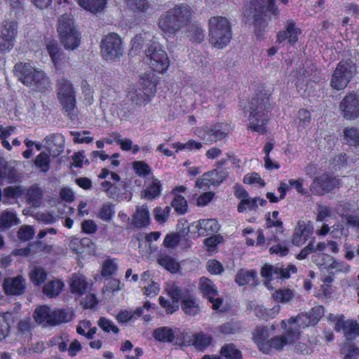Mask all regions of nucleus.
Wrapping results in <instances>:
<instances>
[{
    "mask_svg": "<svg viewBox=\"0 0 359 359\" xmlns=\"http://www.w3.org/2000/svg\"><path fill=\"white\" fill-rule=\"evenodd\" d=\"M276 0H250L254 8L245 9L244 15L252 16L255 32L257 36H262L266 31L269 22L279 18L280 10Z\"/></svg>",
    "mask_w": 359,
    "mask_h": 359,
    "instance_id": "1",
    "label": "nucleus"
},
{
    "mask_svg": "<svg viewBox=\"0 0 359 359\" xmlns=\"http://www.w3.org/2000/svg\"><path fill=\"white\" fill-rule=\"evenodd\" d=\"M13 72L20 81L33 90L43 93L52 88L50 79L46 73L29 62L16 63Z\"/></svg>",
    "mask_w": 359,
    "mask_h": 359,
    "instance_id": "2",
    "label": "nucleus"
},
{
    "mask_svg": "<svg viewBox=\"0 0 359 359\" xmlns=\"http://www.w3.org/2000/svg\"><path fill=\"white\" fill-rule=\"evenodd\" d=\"M192 18V10L184 4L175 6L160 17L159 28L166 34L175 35L180 29L188 25Z\"/></svg>",
    "mask_w": 359,
    "mask_h": 359,
    "instance_id": "3",
    "label": "nucleus"
},
{
    "mask_svg": "<svg viewBox=\"0 0 359 359\" xmlns=\"http://www.w3.org/2000/svg\"><path fill=\"white\" fill-rule=\"evenodd\" d=\"M271 108L269 97L266 94L261 93L252 97L249 105L248 128L253 132L264 134Z\"/></svg>",
    "mask_w": 359,
    "mask_h": 359,
    "instance_id": "4",
    "label": "nucleus"
},
{
    "mask_svg": "<svg viewBox=\"0 0 359 359\" xmlns=\"http://www.w3.org/2000/svg\"><path fill=\"white\" fill-rule=\"evenodd\" d=\"M209 42L215 48L222 49L231 41V28L227 18L212 17L209 20Z\"/></svg>",
    "mask_w": 359,
    "mask_h": 359,
    "instance_id": "5",
    "label": "nucleus"
},
{
    "mask_svg": "<svg viewBox=\"0 0 359 359\" xmlns=\"http://www.w3.org/2000/svg\"><path fill=\"white\" fill-rule=\"evenodd\" d=\"M57 97L62 107L63 111L73 122L78 120V111L76 107V92L72 83L62 78L56 84Z\"/></svg>",
    "mask_w": 359,
    "mask_h": 359,
    "instance_id": "6",
    "label": "nucleus"
},
{
    "mask_svg": "<svg viewBox=\"0 0 359 359\" xmlns=\"http://www.w3.org/2000/svg\"><path fill=\"white\" fill-rule=\"evenodd\" d=\"M357 67L351 60H342L338 63L330 78V86L336 90L344 89L351 80L356 75Z\"/></svg>",
    "mask_w": 359,
    "mask_h": 359,
    "instance_id": "7",
    "label": "nucleus"
},
{
    "mask_svg": "<svg viewBox=\"0 0 359 359\" xmlns=\"http://www.w3.org/2000/svg\"><path fill=\"white\" fill-rule=\"evenodd\" d=\"M101 53L106 60H119L123 55L121 38L114 32L104 36L100 42Z\"/></svg>",
    "mask_w": 359,
    "mask_h": 359,
    "instance_id": "8",
    "label": "nucleus"
},
{
    "mask_svg": "<svg viewBox=\"0 0 359 359\" xmlns=\"http://www.w3.org/2000/svg\"><path fill=\"white\" fill-rule=\"evenodd\" d=\"M156 92V86L151 81H147L140 85H130L128 89V101L140 107L150 100Z\"/></svg>",
    "mask_w": 359,
    "mask_h": 359,
    "instance_id": "9",
    "label": "nucleus"
},
{
    "mask_svg": "<svg viewBox=\"0 0 359 359\" xmlns=\"http://www.w3.org/2000/svg\"><path fill=\"white\" fill-rule=\"evenodd\" d=\"M144 52L150 60L151 67L154 71L163 72L168 69L169 66L168 55L158 43H151Z\"/></svg>",
    "mask_w": 359,
    "mask_h": 359,
    "instance_id": "10",
    "label": "nucleus"
},
{
    "mask_svg": "<svg viewBox=\"0 0 359 359\" xmlns=\"http://www.w3.org/2000/svg\"><path fill=\"white\" fill-rule=\"evenodd\" d=\"M339 186V180L336 177H330L327 175H323L316 177L311 186L310 191L313 194L322 196L328 193L335 187Z\"/></svg>",
    "mask_w": 359,
    "mask_h": 359,
    "instance_id": "11",
    "label": "nucleus"
},
{
    "mask_svg": "<svg viewBox=\"0 0 359 359\" xmlns=\"http://www.w3.org/2000/svg\"><path fill=\"white\" fill-rule=\"evenodd\" d=\"M339 109L342 116L348 120H353L359 116V101L353 93L347 94L341 100Z\"/></svg>",
    "mask_w": 359,
    "mask_h": 359,
    "instance_id": "12",
    "label": "nucleus"
},
{
    "mask_svg": "<svg viewBox=\"0 0 359 359\" xmlns=\"http://www.w3.org/2000/svg\"><path fill=\"white\" fill-rule=\"evenodd\" d=\"M297 271V267L292 264L284 269L281 266L265 264L261 269V275L269 280L271 278H289L290 273H295Z\"/></svg>",
    "mask_w": 359,
    "mask_h": 359,
    "instance_id": "13",
    "label": "nucleus"
},
{
    "mask_svg": "<svg viewBox=\"0 0 359 359\" xmlns=\"http://www.w3.org/2000/svg\"><path fill=\"white\" fill-rule=\"evenodd\" d=\"M229 133V126L226 123H217L210 127H206L201 138L206 142L212 144L223 140Z\"/></svg>",
    "mask_w": 359,
    "mask_h": 359,
    "instance_id": "14",
    "label": "nucleus"
},
{
    "mask_svg": "<svg viewBox=\"0 0 359 359\" xmlns=\"http://www.w3.org/2000/svg\"><path fill=\"white\" fill-rule=\"evenodd\" d=\"M199 290L201 292L208 298V300L212 303V309L215 310L218 309L222 304L221 298L215 297L217 295V288L212 280L205 277L200 278Z\"/></svg>",
    "mask_w": 359,
    "mask_h": 359,
    "instance_id": "15",
    "label": "nucleus"
},
{
    "mask_svg": "<svg viewBox=\"0 0 359 359\" xmlns=\"http://www.w3.org/2000/svg\"><path fill=\"white\" fill-rule=\"evenodd\" d=\"M128 5L131 11L137 13L152 15L161 10V4L158 0H130Z\"/></svg>",
    "mask_w": 359,
    "mask_h": 359,
    "instance_id": "16",
    "label": "nucleus"
},
{
    "mask_svg": "<svg viewBox=\"0 0 359 359\" xmlns=\"http://www.w3.org/2000/svg\"><path fill=\"white\" fill-rule=\"evenodd\" d=\"M226 173L224 170L215 169L205 172L203 176L198 179L196 186L200 189L208 187L210 185H218L226 177Z\"/></svg>",
    "mask_w": 359,
    "mask_h": 359,
    "instance_id": "17",
    "label": "nucleus"
},
{
    "mask_svg": "<svg viewBox=\"0 0 359 359\" xmlns=\"http://www.w3.org/2000/svg\"><path fill=\"white\" fill-rule=\"evenodd\" d=\"M3 288L8 295H20L26 288V280L21 276L8 277L4 279Z\"/></svg>",
    "mask_w": 359,
    "mask_h": 359,
    "instance_id": "18",
    "label": "nucleus"
},
{
    "mask_svg": "<svg viewBox=\"0 0 359 359\" xmlns=\"http://www.w3.org/2000/svg\"><path fill=\"white\" fill-rule=\"evenodd\" d=\"M45 147L53 157L58 156L65 148V138L61 133H53L44 138Z\"/></svg>",
    "mask_w": 359,
    "mask_h": 359,
    "instance_id": "19",
    "label": "nucleus"
},
{
    "mask_svg": "<svg viewBox=\"0 0 359 359\" xmlns=\"http://www.w3.org/2000/svg\"><path fill=\"white\" fill-rule=\"evenodd\" d=\"M301 34V29L297 27L296 23L292 20H287L285 23V30L279 31L277 34L276 43H281L286 39L293 45L299 39Z\"/></svg>",
    "mask_w": 359,
    "mask_h": 359,
    "instance_id": "20",
    "label": "nucleus"
},
{
    "mask_svg": "<svg viewBox=\"0 0 359 359\" xmlns=\"http://www.w3.org/2000/svg\"><path fill=\"white\" fill-rule=\"evenodd\" d=\"M312 233L313 226L309 224H306L304 221L299 220L294 229L292 242L295 245H302Z\"/></svg>",
    "mask_w": 359,
    "mask_h": 359,
    "instance_id": "21",
    "label": "nucleus"
},
{
    "mask_svg": "<svg viewBox=\"0 0 359 359\" xmlns=\"http://www.w3.org/2000/svg\"><path fill=\"white\" fill-rule=\"evenodd\" d=\"M270 333L267 327H257L252 332V339L259 349L264 353H269L267 343Z\"/></svg>",
    "mask_w": 359,
    "mask_h": 359,
    "instance_id": "22",
    "label": "nucleus"
},
{
    "mask_svg": "<svg viewBox=\"0 0 359 359\" xmlns=\"http://www.w3.org/2000/svg\"><path fill=\"white\" fill-rule=\"evenodd\" d=\"M74 317L72 309H55L51 311V318H49V325H55L60 323L71 321Z\"/></svg>",
    "mask_w": 359,
    "mask_h": 359,
    "instance_id": "23",
    "label": "nucleus"
},
{
    "mask_svg": "<svg viewBox=\"0 0 359 359\" xmlns=\"http://www.w3.org/2000/svg\"><path fill=\"white\" fill-rule=\"evenodd\" d=\"M69 285L72 293L83 294L88 290V283L83 275L74 273L70 278Z\"/></svg>",
    "mask_w": 359,
    "mask_h": 359,
    "instance_id": "24",
    "label": "nucleus"
},
{
    "mask_svg": "<svg viewBox=\"0 0 359 359\" xmlns=\"http://www.w3.org/2000/svg\"><path fill=\"white\" fill-rule=\"evenodd\" d=\"M62 44L66 49L74 50L80 43V36L78 31L75 29L63 34H59Z\"/></svg>",
    "mask_w": 359,
    "mask_h": 359,
    "instance_id": "25",
    "label": "nucleus"
},
{
    "mask_svg": "<svg viewBox=\"0 0 359 359\" xmlns=\"http://www.w3.org/2000/svg\"><path fill=\"white\" fill-rule=\"evenodd\" d=\"M198 233L203 236L212 235L218 231L219 227L215 219H201L196 226Z\"/></svg>",
    "mask_w": 359,
    "mask_h": 359,
    "instance_id": "26",
    "label": "nucleus"
},
{
    "mask_svg": "<svg viewBox=\"0 0 359 359\" xmlns=\"http://www.w3.org/2000/svg\"><path fill=\"white\" fill-rule=\"evenodd\" d=\"M149 222V212L147 205H142L136 208L133 215V224L137 228L147 225Z\"/></svg>",
    "mask_w": 359,
    "mask_h": 359,
    "instance_id": "27",
    "label": "nucleus"
},
{
    "mask_svg": "<svg viewBox=\"0 0 359 359\" xmlns=\"http://www.w3.org/2000/svg\"><path fill=\"white\" fill-rule=\"evenodd\" d=\"M187 337L189 338L188 344H192L198 350L205 348L210 344L212 339L210 335L203 332L193 334L191 338L189 336H187Z\"/></svg>",
    "mask_w": 359,
    "mask_h": 359,
    "instance_id": "28",
    "label": "nucleus"
},
{
    "mask_svg": "<svg viewBox=\"0 0 359 359\" xmlns=\"http://www.w3.org/2000/svg\"><path fill=\"white\" fill-rule=\"evenodd\" d=\"M19 223L20 219L15 212L6 210L0 213V231H5Z\"/></svg>",
    "mask_w": 359,
    "mask_h": 359,
    "instance_id": "29",
    "label": "nucleus"
},
{
    "mask_svg": "<svg viewBox=\"0 0 359 359\" xmlns=\"http://www.w3.org/2000/svg\"><path fill=\"white\" fill-rule=\"evenodd\" d=\"M64 283L60 280H51L45 283L43 287V293L48 297H55L58 296L62 288Z\"/></svg>",
    "mask_w": 359,
    "mask_h": 359,
    "instance_id": "30",
    "label": "nucleus"
},
{
    "mask_svg": "<svg viewBox=\"0 0 359 359\" xmlns=\"http://www.w3.org/2000/svg\"><path fill=\"white\" fill-rule=\"evenodd\" d=\"M280 309L279 305H276L271 309H266L262 306H256L254 313L259 319L267 320L269 318H273L279 313Z\"/></svg>",
    "mask_w": 359,
    "mask_h": 359,
    "instance_id": "31",
    "label": "nucleus"
},
{
    "mask_svg": "<svg viewBox=\"0 0 359 359\" xmlns=\"http://www.w3.org/2000/svg\"><path fill=\"white\" fill-rule=\"evenodd\" d=\"M154 337L163 342H172L175 339V334L172 329L168 327H161L154 330Z\"/></svg>",
    "mask_w": 359,
    "mask_h": 359,
    "instance_id": "32",
    "label": "nucleus"
},
{
    "mask_svg": "<svg viewBox=\"0 0 359 359\" xmlns=\"http://www.w3.org/2000/svg\"><path fill=\"white\" fill-rule=\"evenodd\" d=\"M290 327H287V323L285 320L281 321V327L286 330L284 337L287 339L289 344L294 343L296 339H298L300 335L301 327L297 324H290Z\"/></svg>",
    "mask_w": 359,
    "mask_h": 359,
    "instance_id": "33",
    "label": "nucleus"
},
{
    "mask_svg": "<svg viewBox=\"0 0 359 359\" xmlns=\"http://www.w3.org/2000/svg\"><path fill=\"white\" fill-rule=\"evenodd\" d=\"M73 19L68 14H64L58 18L57 30L58 34H63L75 29Z\"/></svg>",
    "mask_w": 359,
    "mask_h": 359,
    "instance_id": "34",
    "label": "nucleus"
},
{
    "mask_svg": "<svg viewBox=\"0 0 359 359\" xmlns=\"http://www.w3.org/2000/svg\"><path fill=\"white\" fill-rule=\"evenodd\" d=\"M181 307L184 312L189 316H195L199 311V306L196 299L189 294L182 302Z\"/></svg>",
    "mask_w": 359,
    "mask_h": 359,
    "instance_id": "35",
    "label": "nucleus"
},
{
    "mask_svg": "<svg viewBox=\"0 0 359 359\" xmlns=\"http://www.w3.org/2000/svg\"><path fill=\"white\" fill-rule=\"evenodd\" d=\"M18 33V23L15 21H5L1 29L0 36L15 40Z\"/></svg>",
    "mask_w": 359,
    "mask_h": 359,
    "instance_id": "36",
    "label": "nucleus"
},
{
    "mask_svg": "<svg viewBox=\"0 0 359 359\" xmlns=\"http://www.w3.org/2000/svg\"><path fill=\"white\" fill-rule=\"evenodd\" d=\"M80 6L92 13L102 10L105 0H75Z\"/></svg>",
    "mask_w": 359,
    "mask_h": 359,
    "instance_id": "37",
    "label": "nucleus"
},
{
    "mask_svg": "<svg viewBox=\"0 0 359 359\" xmlns=\"http://www.w3.org/2000/svg\"><path fill=\"white\" fill-rule=\"evenodd\" d=\"M344 140L351 146H359V128L351 127L344 130Z\"/></svg>",
    "mask_w": 359,
    "mask_h": 359,
    "instance_id": "38",
    "label": "nucleus"
},
{
    "mask_svg": "<svg viewBox=\"0 0 359 359\" xmlns=\"http://www.w3.org/2000/svg\"><path fill=\"white\" fill-rule=\"evenodd\" d=\"M158 263L171 273H175L179 269L178 263L171 257L161 254L158 257Z\"/></svg>",
    "mask_w": 359,
    "mask_h": 359,
    "instance_id": "39",
    "label": "nucleus"
},
{
    "mask_svg": "<svg viewBox=\"0 0 359 359\" xmlns=\"http://www.w3.org/2000/svg\"><path fill=\"white\" fill-rule=\"evenodd\" d=\"M47 277V273L41 266H34L29 272V278L36 285L43 283Z\"/></svg>",
    "mask_w": 359,
    "mask_h": 359,
    "instance_id": "40",
    "label": "nucleus"
},
{
    "mask_svg": "<svg viewBox=\"0 0 359 359\" xmlns=\"http://www.w3.org/2000/svg\"><path fill=\"white\" fill-rule=\"evenodd\" d=\"M51 310L47 306H41L35 309L34 318L36 323H42L46 322L49 325V318H51Z\"/></svg>",
    "mask_w": 359,
    "mask_h": 359,
    "instance_id": "41",
    "label": "nucleus"
},
{
    "mask_svg": "<svg viewBox=\"0 0 359 359\" xmlns=\"http://www.w3.org/2000/svg\"><path fill=\"white\" fill-rule=\"evenodd\" d=\"M273 298L278 302L287 304L294 298V293L290 289H282L276 290L272 294Z\"/></svg>",
    "mask_w": 359,
    "mask_h": 359,
    "instance_id": "42",
    "label": "nucleus"
},
{
    "mask_svg": "<svg viewBox=\"0 0 359 359\" xmlns=\"http://www.w3.org/2000/svg\"><path fill=\"white\" fill-rule=\"evenodd\" d=\"M340 353L344 355V359H353L359 355V348L351 341H346L341 348Z\"/></svg>",
    "mask_w": 359,
    "mask_h": 359,
    "instance_id": "43",
    "label": "nucleus"
},
{
    "mask_svg": "<svg viewBox=\"0 0 359 359\" xmlns=\"http://www.w3.org/2000/svg\"><path fill=\"white\" fill-rule=\"evenodd\" d=\"M222 355L229 359H241L242 353L233 344L224 345L220 351Z\"/></svg>",
    "mask_w": 359,
    "mask_h": 359,
    "instance_id": "44",
    "label": "nucleus"
},
{
    "mask_svg": "<svg viewBox=\"0 0 359 359\" xmlns=\"http://www.w3.org/2000/svg\"><path fill=\"white\" fill-rule=\"evenodd\" d=\"M42 197V191L38 187H30L26 193L27 202L34 207H38Z\"/></svg>",
    "mask_w": 359,
    "mask_h": 359,
    "instance_id": "45",
    "label": "nucleus"
},
{
    "mask_svg": "<svg viewBox=\"0 0 359 359\" xmlns=\"http://www.w3.org/2000/svg\"><path fill=\"white\" fill-rule=\"evenodd\" d=\"M288 323L297 324L301 328H305L311 325H314L313 322H311L308 312L301 313L296 317H291L288 320Z\"/></svg>",
    "mask_w": 359,
    "mask_h": 359,
    "instance_id": "46",
    "label": "nucleus"
},
{
    "mask_svg": "<svg viewBox=\"0 0 359 359\" xmlns=\"http://www.w3.org/2000/svg\"><path fill=\"white\" fill-rule=\"evenodd\" d=\"M205 31L198 25H192L187 32V36L190 41L200 43L205 39Z\"/></svg>",
    "mask_w": 359,
    "mask_h": 359,
    "instance_id": "47",
    "label": "nucleus"
},
{
    "mask_svg": "<svg viewBox=\"0 0 359 359\" xmlns=\"http://www.w3.org/2000/svg\"><path fill=\"white\" fill-rule=\"evenodd\" d=\"M256 276L257 273L255 271L241 270L236 275V282L239 285L243 286L254 280Z\"/></svg>",
    "mask_w": 359,
    "mask_h": 359,
    "instance_id": "48",
    "label": "nucleus"
},
{
    "mask_svg": "<svg viewBox=\"0 0 359 359\" xmlns=\"http://www.w3.org/2000/svg\"><path fill=\"white\" fill-rule=\"evenodd\" d=\"M167 290L168 295L170 297L172 300L176 301L178 303L180 300L182 302L184 299H185L189 295V293L186 290L182 289L175 285L170 286Z\"/></svg>",
    "mask_w": 359,
    "mask_h": 359,
    "instance_id": "49",
    "label": "nucleus"
},
{
    "mask_svg": "<svg viewBox=\"0 0 359 359\" xmlns=\"http://www.w3.org/2000/svg\"><path fill=\"white\" fill-rule=\"evenodd\" d=\"M146 33H144L143 34H139L136 35L132 40H131V49L134 50H138L140 49L143 48L144 46L149 47L151 44L149 43L151 42V40L149 39L151 35L148 36Z\"/></svg>",
    "mask_w": 359,
    "mask_h": 359,
    "instance_id": "50",
    "label": "nucleus"
},
{
    "mask_svg": "<svg viewBox=\"0 0 359 359\" xmlns=\"http://www.w3.org/2000/svg\"><path fill=\"white\" fill-rule=\"evenodd\" d=\"M115 142L121 147L122 150H132V152L134 154H137L140 149L137 144H133V141L130 139H122L121 138L120 135H118L115 137Z\"/></svg>",
    "mask_w": 359,
    "mask_h": 359,
    "instance_id": "51",
    "label": "nucleus"
},
{
    "mask_svg": "<svg viewBox=\"0 0 359 359\" xmlns=\"http://www.w3.org/2000/svg\"><path fill=\"white\" fill-rule=\"evenodd\" d=\"M344 335L347 341L359 335V324L356 321L347 320Z\"/></svg>",
    "mask_w": 359,
    "mask_h": 359,
    "instance_id": "52",
    "label": "nucleus"
},
{
    "mask_svg": "<svg viewBox=\"0 0 359 359\" xmlns=\"http://www.w3.org/2000/svg\"><path fill=\"white\" fill-rule=\"evenodd\" d=\"M161 191V185L158 180H154L144 190V197L153 199L157 197Z\"/></svg>",
    "mask_w": 359,
    "mask_h": 359,
    "instance_id": "53",
    "label": "nucleus"
},
{
    "mask_svg": "<svg viewBox=\"0 0 359 359\" xmlns=\"http://www.w3.org/2000/svg\"><path fill=\"white\" fill-rule=\"evenodd\" d=\"M47 50L53 62L55 64L60 59L61 49L54 40L49 41L46 44Z\"/></svg>",
    "mask_w": 359,
    "mask_h": 359,
    "instance_id": "54",
    "label": "nucleus"
},
{
    "mask_svg": "<svg viewBox=\"0 0 359 359\" xmlns=\"http://www.w3.org/2000/svg\"><path fill=\"white\" fill-rule=\"evenodd\" d=\"M115 213L114 205L111 203L104 204L98 213V217L103 221L110 222Z\"/></svg>",
    "mask_w": 359,
    "mask_h": 359,
    "instance_id": "55",
    "label": "nucleus"
},
{
    "mask_svg": "<svg viewBox=\"0 0 359 359\" xmlns=\"http://www.w3.org/2000/svg\"><path fill=\"white\" fill-rule=\"evenodd\" d=\"M34 163L41 171L47 172L50 168V157L45 152H41L35 158Z\"/></svg>",
    "mask_w": 359,
    "mask_h": 359,
    "instance_id": "56",
    "label": "nucleus"
},
{
    "mask_svg": "<svg viewBox=\"0 0 359 359\" xmlns=\"http://www.w3.org/2000/svg\"><path fill=\"white\" fill-rule=\"evenodd\" d=\"M289 344L287 339L284 336H276L271 338L267 343L269 346V353L271 348H274L276 351H281L284 346Z\"/></svg>",
    "mask_w": 359,
    "mask_h": 359,
    "instance_id": "57",
    "label": "nucleus"
},
{
    "mask_svg": "<svg viewBox=\"0 0 359 359\" xmlns=\"http://www.w3.org/2000/svg\"><path fill=\"white\" fill-rule=\"evenodd\" d=\"M172 206L176 212L182 215L187 212L188 208L186 199L180 195L175 196L172 201Z\"/></svg>",
    "mask_w": 359,
    "mask_h": 359,
    "instance_id": "58",
    "label": "nucleus"
},
{
    "mask_svg": "<svg viewBox=\"0 0 359 359\" xmlns=\"http://www.w3.org/2000/svg\"><path fill=\"white\" fill-rule=\"evenodd\" d=\"M97 325L105 332L111 331L113 333L117 334L119 332L118 327L111 320L104 317L99 319Z\"/></svg>",
    "mask_w": 359,
    "mask_h": 359,
    "instance_id": "59",
    "label": "nucleus"
},
{
    "mask_svg": "<svg viewBox=\"0 0 359 359\" xmlns=\"http://www.w3.org/2000/svg\"><path fill=\"white\" fill-rule=\"evenodd\" d=\"M171 211V208L165 206L164 208L156 207L154 210L155 219L160 223H165Z\"/></svg>",
    "mask_w": 359,
    "mask_h": 359,
    "instance_id": "60",
    "label": "nucleus"
},
{
    "mask_svg": "<svg viewBox=\"0 0 359 359\" xmlns=\"http://www.w3.org/2000/svg\"><path fill=\"white\" fill-rule=\"evenodd\" d=\"M34 235V230L32 226L22 225L20 227L18 231V238L20 241H27L33 238Z\"/></svg>",
    "mask_w": 359,
    "mask_h": 359,
    "instance_id": "61",
    "label": "nucleus"
},
{
    "mask_svg": "<svg viewBox=\"0 0 359 359\" xmlns=\"http://www.w3.org/2000/svg\"><path fill=\"white\" fill-rule=\"evenodd\" d=\"M160 305L166 309L167 313L172 314L175 311H176L180 306V304H178L176 301L169 300L165 299L163 297H160L158 298Z\"/></svg>",
    "mask_w": 359,
    "mask_h": 359,
    "instance_id": "62",
    "label": "nucleus"
},
{
    "mask_svg": "<svg viewBox=\"0 0 359 359\" xmlns=\"http://www.w3.org/2000/svg\"><path fill=\"white\" fill-rule=\"evenodd\" d=\"M257 208V198H250L249 196L243 201H241L238 205V210L240 212H244L249 209L250 210H255Z\"/></svg>",
    "mask_w": 359,
    "mask_h": 359,
    "instance_id": "63",
    "label": "nucleus"
},
{
    "mask_svg": "<svg viewBox=\"0 0 359 359\" xmlns=\"http://www.w3.org/2000/svg\"><path fill=\"white\" fill-rule=\"evenodd\" d=\"M24 190L20 186H9L4 189V196L8 198H18L23 194Z\"/></svg>",
    "mask_w": 359,
    "mask_h": 359,
    "instance_id": "64",
    "label": "nucleus"
}]
</instances>
